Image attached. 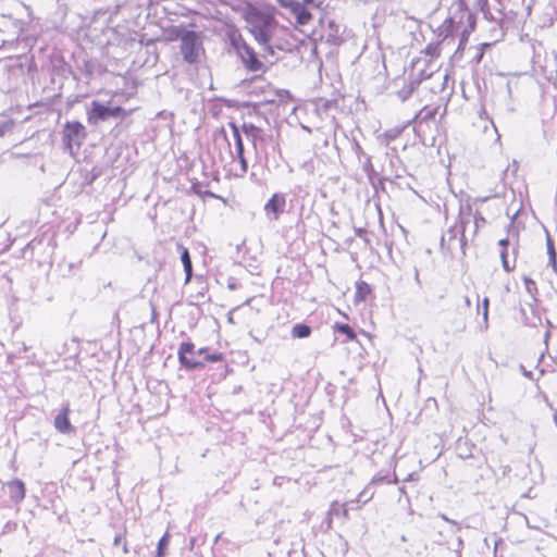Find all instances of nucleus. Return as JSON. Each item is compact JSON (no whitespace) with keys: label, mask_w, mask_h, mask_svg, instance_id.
<instances>
[{"label":"nucleus","mask_w":557,"mask_h":557,"mask_svg":"<svg viewBox=\"0 0 557 557\" xmlns=\"http://www.w3.org/2000/svg\"><path fill=\"white\" fill-rule=\"evenodd\" d=\"M435 114H436V109H431V108H428V107H424L422 110H420L416 116H414V120L418 121V122H428L430 120H433L435 117Z\"/></svg>","instance_id":"18"},{"label":"nucleus","mask_w":557,"mask_h":557,"mask_svg":"<svg viewBox=\"0 0 557 557\" xmlns=\"http://www.w3.org/2000/svg\"><path fill=\"white\" fill-rule=\"evenodd\" d=\"M331 515L339 516L343 513V516L347 517V509L344 505H341L338 503H333L330 510Z\"/></svg>","instance_id":"25"},{"label":"nucleus","mask_w":557,"mask_h":557,"mask_svg":"<svg viewBox=\"0 0 557 557\" xmlns=\"http://www.w3.org/2000/svg\"><path fill=\"white\" fill-rule=\"evenodd\" d=\"M414 280L418 284H420V278H419V271L416 269V272H414Z\"/></svg>","instance_id":"45"},{"label":"nucleus","mask_w":557,"mask_h":557,"mask_svg":"<svg viewBox=\"0 0 557 557\" xmlns=\"http://www.w3.org/2000/svg\"><path fill=\"white\" fill-rule=\"evenodd\" d=\"M437 39H438V41H436V42H430V44L425 47V49H424V53H425L426 55H430L431 58H437V57L440 55V53H441L440 44H441L442 41H444V40H443L442 38H438V37H437Z\"/></svg>","instance_id":"21"},{"label":"nucleus","mask_w":557,"mask_h":557,"mask_svg":"<svg viewBox=\"0 0 557 557\" xmlns=\"http://www.w3.org/2000/svg\"><path fill=\"white\" fill-rule=\"evenodd\" d=\"M465 302H466V305H467L468 307H470V306H471V301H470V298H469V297H466V298H465Z\"/></svg>","instance_id":"47"},{"label":"nucleus","mask_w":557,"mask_h":557,"mask_svg":"<svg viewBox=\"0 0 557 557\" xmlns=\"http://www.w3.org/2000/svg\"><path fill=\"white\" fill-rule=\"evenodd\" d=\"M311 334V329L307 324L298 323L292 329V336L295 338H306Z\"/></svg>","instance_id":"17"},{"label":"nucleus","mask_w":557,"mask_h":557,"mask_svg":"<svg viewBox=\"0 0 557 557\" xmlns=\"http://www.w3.org/2000/svg\"><path fill=\"white\" fill-rule=\"evenodd\" d=\"M488 298L485 297L482 301V315H483V320H484V323H485V327H487V321H488Z\"/></svg>","instance_id":"27"},{"label":"nucleus","mask_w":557,"mask_h":557,"mask_svg":"<svg viewBox=\"0 0 557 557\" xmlns=\"http://www.w3.org/2000/svg\"><path fill=\"white\" fill-rule=\"evenodd\" d=\"M126 112L122 107H107L99 101H92L88 111V122L97 125L99 122L110 119H124Z\"/></svg>","instance_id":"4"},{"label":"nucleus","mask_w":557,"mask_h":557,"mask_svg":"<svg viewBox=\"0 0 557 557\" xmlns=\"http://www.w3.org/2000/svg\"><path fill=\"white\" fill-rule=\"evenodd\" d=\"M373 497V493H368V490H364L362 491L358 497H357V502H360V503H367L369 502L371 498Z\"/></svg>","instance_id":"31"},{"label":"nucleus","mask_w":557,"mask_h":557,"mask_svg":"<svg viewBox=\"0 0 557 557\" xmlns=\"http://www.w3.org/2000/svg\"><path fill=\"white\" fill-rule=\"evenodd\" d=\"M10 499L14 504H20L25 498V484L18 479H14L5 484Z\"/></svg>","instance_id":"13"},{"label":"nucleus","mask_w":557,"mask_h":557,"mask_svg":"<svg viewBox=\"0 0 557 557\" xmlns=\"http://www.w3.org/2000/svg\"><path fill=\"white\" fill-rule=\"evenodd\" d=\"M242 132L246 136V138L251 143L256 152L259 149H262V144L265 140V135L263 131L251 123H244L242 126Z\"/></svg>","instance_id":"11"},{"label":"nucleus","mask_w":557,"mask_h":557,"mask_svg":"<svg viewBox=\"0 0 557 557\" xmlns=\"http://www.w3.org/2000/svg\"><path fill=\"white\" fill-rule=\"evenodd\" d=\"M419 82L416 79H411L408 84H406L400 90H398L397 95L401 101H406L418 87Z\"/></svg>","instance_id":"16"},{"label":"nucleus","mask_w":557,"mask_h":557,"mask_svg":"<svg viewBox=\"0 0 557 557\" xmlns=\"http://www.w3.org/2000/svg\"><path fill=\"white\" fill-rule=\"evenodd\" d=\"M86 137L85 127L79 122H66L63 129L64 149L74 154V147L78 149Z\"/></svg>","instance_id":"6"},{"label":"nucleus","mask_w":557,"mask_h":557,"mask_svg":"<svg viewBox=\"0 0 557 557\" xmlns=\"http://www.w3.org/2000/svg\"><path fill=\"white\" fill-rule=\"evenodd\" d=\"M364 162L362 164V169L363 171L370 176L372 173H373V165H372V161H371V157L370 156H366L364 158Z\"/></svg>","instance_id":"29"},{"label":"nucleus","mask_w":557,"mask_h":557,"mask_svg":"<svg viewBox=\"0 0 557 557\" xmlns=\"http://www.w3.org/2000/svg\"><path fill=\"white\" fill-rule=\"evenodd\" d=\"M356 153L358 154L359 159H360L361 157H364V158H366V156H367V154L364 153V151L362 150V148L360 147V145H358V144H356Z\"/></svg>","instance_id":"36"},{"label":"nucleus","mask_w":557,"mask_h":557,"mask_svg":"<svg viewBox=\"0 0 557 557\" xmlns=\"http://www.w3.org/2000/svg\"><path fill=\"white\" fill-rule=\"evenodd\" d=\"M456 553H457V557H461L459 549H456Z\"/></svg>","instance_id":"51"},{"label":"nucleus","mask_w":557,"mask_h":557,"mask_svg":"<svg viewBox=\"0 0 557 557\" xmlns=\"http://www.w3.org/2000/svg\"><path fill=\"white\" fill-rule=\"evenodd\" d=\"M123 550H124V553H127V547H126V543L125 542H123Z\"/></svg>","instance_id":"49"},{"label":"nucleus","mask_w":557,"mask_h":557,"mask_svg":"<svg viewBox=\"0 0 557 557\" xmlns=\"http://www.w3.org/2000/svg\"><path fill=\"white\" fill-rule=\"evenodd\" d=\"M283 8L289 9L300 25H306L312 18L311 13L297 0H276Z\"/></svg>","instance_id":"9"},{"label":"nucleus","mask_w":557,"mask_h":557,"mask_svg":"<svg viewBox=\"0 0 557 557\" xmlns=\"http://www.w3.org/2000/svg\"><path fill=\"white\" fill-rule=\"evenodd\" d=\"M440 5L447 10V16L436 28L435 34L436 37L446 40L461 27L469 9L465 0H440Z\"/></svg>","instance_id":"2"},{"label":"nucleus","mask_w":557,"mask_h":557,"mask_svg":"<svg viewBox=\"0 0 557 557\" xmlns=\"http://www.w3.org/2000/svg\"><path fill=\"white\" fill-rule=\"evenodd\" d=\"M463 547V541L461 537H458L457 539V548L456 549H459V552L461 553V549Z\"/></svg>","instance_id":"40"},{"label":"nucleus","mask_w":557,"mask_h":557,"mask_svg":"<svg viewBox=\"0 0 557 557\" xmlns=\"http://www.w3.org/2000/svg\"><path fill=\"white\" fill-rule=\"evenodd\" d=\"M197 358L207 354V348H200L197 351Z\"/></svg>","instance_id":"41"},{"label":"nucleus","mask_w":557,"mask_h":557,"mask_svg":"<svg viewBox=\"0 0 557 557\" xmlns=\"http://www.w3.org/2000/svg\"><path fill=\"white\" fill-rule=\"evenodd\" d=\"M201 360L203 361V363H205L206 361H209V362H216V361L222 360V355H221V354H219V352H215V354H206Z\"/></svg>","instance_id":"30"},{"label":"nucleus","mask_w":557,"mask_h":557,"mask_svg":"<svg viewBox=\"0 0 557 557\" xmlns=\"http://www.w3.org/2000/svg\"><path fill=\"white\" fill-rule=\"evenodd\" d=\"M523 374H524L525 376H530V375H531V372H527V371L523 369Z\"/></svg>","instance_id":"50"},{"label":"nucleus","mask_w":557,"mask_h":557,"mask_svg":"<svg viewBox=\"0 0 557 557\" xmlns=\"http://www.w3.org/2000/svg\"><path fill=\"white\" fill-rule=\"evenodd\" d=\"M286 207V198L283 194H274L265 203L264 211L271 220H277L280 214L284 212Z\"/></svg>","instance_id":"12"},{"label":"nucleus","mask_w":557,"mask_h":557,"mask_svg":"<svg viewBox=\"0 0 557 557\" xmlns=\"http://www.w3.org/2000/svg\"><path fill=\"white\" fill-rule=\"evenodd\" d=\"M523 282H524V287H525V290L527 293L534 299L536 300L535 296L537 294V286H536V283L530 278V277H527L524 276L523 277Z\"/></svg>","instance_id":"22"},{"label":"nucleus","mask_w":557,"mask_h":557,"mask_svg":"<svg viewBox=\"0 0 557 557\" xmlns=\"http://www.w3.org/2000/svg\"><path fill=\"white\" fill-rule=\"evenodd\" d=\"M201 46V39L194 30H186L181 37V52L184 60L189 64L198 61Z\"/></svg>","instance_id":"5"},{"label":"nucleus","mask_w":557,"mask_h":557,"mask_svg":"<svg viewBox=\"0 0 557 557\" xmlns=\"http://www.w3.org/2000/svg\"><path fill=\"white\" fill-rule=\"evenodd\" d=\"M336 329L339 333L345 334L348 339L352 341L356 338L354 330L348 324H337Z\"/></svg>","instance_id":"23"},{"label":"nucleus","mask_w":557,"mask_h":557,"mask_svg":"<svg viewBox=\"0 0 557 557\" xmlns=\"http://www.w3.org/2000/svg\"><path fill=\"white\" fill-rule=\"evenodd\" d=\"M122 542H123V536L121 534L115 535L114 542H113L114 546H120L122 544Z\"/></svg>","instance_id":"37"},{"label":"nucleus","mask_w":557,"mask_h":557,"mask_svg":"<svg viewBox=\"0 0 557 557\" xmlns=\"http://www.w3.org/2000/svg\"><path fill=\"white\" fill-rule=\"evenodd\" d=\"M228 38L231 46L248 71L258 72L263 69V63L258 59L255 50L245 41L239 33L232 32Z\"/></svg>","instance_id":"3"},{"label":"nucleus","mask_w":557,"mask_h":557,"mask_svg":"<svg viewBox=\"0 0 557 557\" xmlns=\"http://www.w3.org/2000/svg\"><path fill=\"white\" fill-rule=\"evenodd\" d=\"M246 23L249 33L256 41L270 53L273 48L270 45L277 33L283 30L278 21L275 18L274 10L252 8L246 13Z\"/></svg>","instance_id":"1"},{"label":"nucleus","mask_w":557,"mask_h":557,"mask_svg":"<svg viewBox=\"0 0 557 557\" xmlns=\"http://www.w3.org/2000/svg\"><path fill=\"white\" fill-rule=\"evenodd\" d=\"M12 127H13V121L12 120L0 121V137H2Z\"/></svg>","instance_id":"28"},{"label":"nucleus","mask_w":557,"mask_h":557,"mask_svg":"<svg viewBox=\"0 0 557 557\" xmlns=\"http://www.w3.org/2000/svg\"><path fill=\"white\" fill-rule=\"evenodd\" d=\"M471 223H473L471 206L461 207L459 212V224L450 227V233L460 234L459 244L461 248H465L467 245L466 232Z\"/></svg>","instance_id":"8"},{"label":"nucleus","mask_w":557,"mask_h":557,"mask_svg":"<svg viewBox=\"0 0 557 557\" xmlns=\"http://www.w3.org/2000/svg\"><path fill=\"white\" fill-rule=\"evenodd\" d=\"M446 236L448 237V242H451L454 239H458L460 238V234H455V233H450V228L447 231L446 235H444L442 237V244L445 242L446 239Z\"/></svg>","instance_id":"33"},{"label":"nucleus","mask_w":557,"mask_h":557,"mask_svg":"<svg viewBox=\"0 0 557 557\" xmlns=\"http://www.w3.org/2000/svg\"><path fill=\"white\" fill-rule=\"evenodd\" d=\"M304 3H306V4H312V3H313V0H304Z\"/></svg>","instance_id":"48"},{"label":"nucleus","mask_w":557,"mask_h":557,"mask_svg":"<svg viewBox=\"0 0 557 557\" xmlns=\"http://www.w3.org/2000/svg\"><path fill=\"white\" fill-rule=\"evenodd\" d=\"M480 223H485V219L476 211L473 213V235L476 234Z\"/></svg>","instance_id":"26"},{"label":"nucleus","mask_w":557,"mask_h":557,"mask_svg":"<svg viewBox=\"0 0 557 557\" xmlns=\"http://www.w3.org/2000/svg\"><path fill=\"white\" fill-rule=\"evenodd\" d=\"M70 408L63 407L54 418V428L62 434H70L74 431L73 425L69 420Z\"/></svg>","instance_id":"14"},{"label":"nucleus","mask_w":557,"mask_h":557,"mask_svg":"<svg viewBox=\"0 0 557 557\" xmlns=\"http://www.w3.org/2000/svg\"><path fill=\"white\" fill-rule=\"evenodd\" d=\"M506 88H507V94L510 96V95H511V86H510V83H507V84H506Z\"/></svg>","instance_id":"46"},{"label":"nucleus","mask_w":557,"mask_h":557,"mask_svg":"<svg viewBox=\"0 0 557 557\" xmlns=\"http://www.w3.org/2000/svg\"><path fill=\"white\" fill-rule=\"evenodd\" d=\"M498 244H499V246L503 247V249H506V247L509 244V240H508V238H504V239H500Z\"/></svg>","instance_id":"39"},{"label":"nucleus","mask_w":557,"mask_h":557,"mask_svg":"<svg viewBox=\"0 0 557 557\" xmlns=\"http://www.w3.org/2000/svg\"><path fill=\"white\" fill-rule=\"evenodd\" d=\"M235 151H236V157H237L238 160L242 159V158H245L244 157V150H235Z\"/></svg>","instance_id":"42"},{"label":"nucleus","mask_w":557,"mask_h":557,"mask_svg":"<svg viewBox=\"0 0 557 557\" xmlns=\"http://www.w3.org/2000/svg\"><path fill=\"white\" fill-rule=\"evenodd\" d=\"M362 287H363V288H366L367 290H369V286H368V284H366V283H361V285H359V287H358V289H359V292H360V293L362 292Z\"/></svg>","instance_id":"43"},{"label":"nucleus","mask_w":557,"mask_h":557,"mask_svg":"<svg viewBox=\"0 0 557 557\" xmlns=\"http://www.w3.org/2000/svg\"><path fill=\"white\" fill-rule=\"evenodd\" d=\"M177 355L180 363L187 370H194L203 367V361L197 358V352L193 343H182Z\"/></svg>","instance_id":"7"},{"label":"nucleus","mask_w":557,"mask_h":557,"mask_svg":"<svg viewBox=\"0 0 557 557\" xmlns=\"http://www.w3.org/2000/svg\"><path fill=\"white\" fill-rule=\"evenodd\" d=\"M169 544V534L165 533L160 540H159V543H158V547H157V556L158 557H163L164 555V548L168 546Z\"/></svg>","instance_id":"24"},{"label":"nucleus","mask_w":557,"mask_h":557,"mask_svg":"<svg viewBox=\"0 0 557 557\" xmlns=\"http://www.w3.org/2000/svg\"><path fill=\"white\" fill-rule=\"evenodd\" d=\"M227 287L231 289V290H235L237 288V283L234 281V280H231L227 284Z\"/></svg>","instance_id":"38"},{"label":"nucleus","mask_w":557,"mask_h":557,"mask_svg":"<svg viewBox=\"0 0 557 557\" xmlns=\"http://www.w3.org/2000/svg\"><path fill=\"white\" fill-rule=\"evenodd\" d=\"M181 261L184 265V271L186 273V281H188L193 274V264H191L190 255H189V251L187 248H184V247L182 248Z\"/></svg>","instance_id":"15"},{"label":"nucleus","mask_w":557,"mask_h":557,"mask_svg":"<svg viewBox=\"0 0 557 557\" xmlns=\"http://www.w3.org/2000/svg\"><path fill=\"white\" fill-rule=\"evenodd\" d=\"M546 246H547L549 264L553 267L554 271L557 272L556 250H555L554 242L548 234H547V238H546Z\"/></svg>","instance_id":"19"},{"label":"nucleus","mask_w":557,"mask_h":557,"mask_svg":"<svg viewBox=\"0 0 557 557\" xmlns=\"http://www.w3.org/2000/svg\"><path fill=\"white\" fill-rule=\"evenodd\" d=\"M438 516H440V518H441V519H443L444 521H446V522H448V523H451V524L456 525L458 530L460 529V524H459L457 521L449 519V518H448L446 515H444V513H440Z\"/></svg>","instance_id":"35"},{"label":"nucleus","mask_w":557,"mask_h":557,"mask_svg":"<svg viewBox=\"0 0 557 557\" xmlns=\"http://www.w3.org/2000/svg\"><path fill=\"white\" fill-rule=\"evenodd\" d=\"M228 125L233 132V136L235 139V150H244V144L239 127L234 122H230Z\"/></svg>","instance_id":"20"},{"label":"nucleus","mask_w":557,"mask_h":557,"mask_svg":"<svg viewBox=\"0 0 557 557\" xmlns=\"http://www.w3.org/2000/svg\"><path fill=\"white\" fill-rule=\"evenodd\" d=\"M500 258H502V263H503V268L505 269V271L510 272L511 267H509V263L507 260V249H503L500 251Z\"/></svg>","instance_id":"32"},{"label":"nucleus","mask_w":557,"mask_h":557,"mask_svg":"<svg viewBox=\"0 0 557 557\" xmlns=\"http://www.w3.org/2000/svg\"><path fill=\"white\" fill-rule=\"evenodd\" d=\"M475 28V17L474 15L468 10L467 15L465 17V21L460 28H458L457 32H454L446 40L454 39L456 36L460 37L458 49H461L463 45L468 41L469 35L474 30Z\"/></svg>","instance_id":"10"},{"label":"nucleus","mask_w":557,"mask_h":557,"mask_svg":"<svg viewBox=\"0 0 557 557\" xmlns=\"http://www.w3.org/2000/svg\"><path fill=\"white\" fill-rule=\"evenodd\" d=\"M238 161L240 163V174H237V175L243 176L247 172V169H248L247 161L245 158H242Z\"/></svg>","instance_id":"34"},{"label":"nucleus","mask_w":557,"mask_h":557,"mask_svg":"<svg viewBox=\"0 0 557 557\" xmlns=\"http://www.w3.org/2000/svg\"><path fill=\"white\" fill-rule=\"evenodd\" d=\"M382 481H383V478H376V476H374V478L372 479L371 483H375V484H376V483H381Z\"/></svg>","instance_id":"44"}]
</instances>
